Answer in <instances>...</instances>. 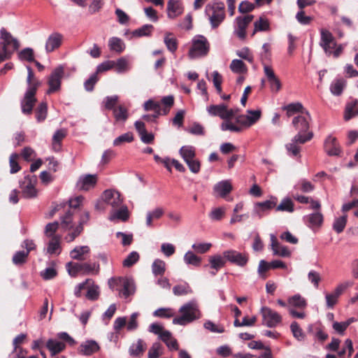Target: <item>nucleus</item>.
Listing matches in <instances>:
<instances>
[{"instance_id": "1", "label": "nucleus", "mask_w": 358, "mask_h": 358, "mask_svg": "<svg viewBox=\"0 0 358 358\" xmlns=\"http://www.w3.org/2000/svg\"><path fill=\"white\" fill-rule=\"evenodd\" d=\"M310 115L305 110L303 115H299L292 120V124L297 134L292 138L291 142L285 145L287 154L289 156H300L301 148L300 145L305 144L313 138V133L309 131Z\"/></svg>"}, {"instance_id": "2", "label": "nucleus", "mask_w": 358, "mask_h": 358, "mask_svg": "<svg viewBox=\"0 0 358 358\" xmlns=\"http://www.w3.org/2000/svg\"><path fill=\"white\" fill-rule=\"evenodd\" d=\"M27 69L28 73L27 78V87L20 101V104L22 113L31 115L33 108L37 101L36 94L41 85V83L35 77L33 70L29 66H27Z\"/></svg>"}, {"instance_id": "3", "label": "nucleus", "mask_w": 358, "mask_h": 358, "mask_svg": "<svg viewBox=\"0 0 358 358\" xmlns=\"http://www.w3.org/2000/svg\"><path fill=\"white\" fill-rule=\"evenodd\" d=\"M205 13L208 18L212 29L217 28L226 17L224 3L213 2L207 4Z\"/></svg>"}, {"instance_id": "4", "label": "nucleus", "mask_w": 358, "mask_h": 358, "mask_svg": "<svg viewBox=\"0 0 358 358\" xmlns=\"http://www.w3.org/2000/svg\"><path fill=\"white\" fill-rule=\"evenodd\" d=\"M320 45L323 48L324 52L328 56L333 55L334 58H338L343 52V47L342 45L337 46L336 42L332 34L327 29L320 30Z\"/></svg>"}, {"instance_id": "5", "label": "nucleus", "mask_w": 358, "mask_h": 358, "mask_svg": "<svg viewBox=\"0 0 358 358\" xmlns=\"http://www.w3.org/2000/svg\"><path fill=\"white\" fill-rule=\"evenodd\" d=\"M179 313L181 315L173 320L174 324L185 325L200 317L198 306L194 301L188 302L181 306Z\"/></svg>"}, {"instance_id": "6", "label": "nucleus", "mask_w": 358, "mask_h": 358, "mask_svg": "<svg viewBox=\"0 0 358 358\" xmlns=\"http://www.w3.org/2000/svg\"><path fill=\"white\" fill-rule=\"evenodd\" d=\"M66 266L69 275L73 277L80 272L84 274H97L99 271V264L98 263L69 262Z\"/></svg>"}, {"instance_id": "7", "label": "nucleus", "mask_w": 358, "mask_h": 358, "mask_svg": "<svg viewBox=\"0 0 358 358\" xmlns=\"http://www.w3.org/2000/svg\"><path fill=\"white\" fill-rule=\"evenodd\" d=\"M210 49V45L206 37L197 36L192 40V45L189 50V57L191 59L206 56Z\"/></svg>"}, {"instance_id": "8", "label": "nucleus", "mask_w": 358, "mask_h": 358, "mask_svg": "<svg viewBox=\"0 0 358 358\" xmlns=\"http://www.w3.org/2000/svg\"><path fill=\"white\" fill-rule=\"evenodd\" d=\"M64 75V69L62 66H57L52 71L48 79L49 88L46 92L47 94H51L60 90Z\"/></svg>"}, {"instance_id": "9", "label": "nucleus", "mask_w": 358, "mask_h": 358, "mask_svg": "<svg viewBox=\"0 0 358 358\" xmlns=\"http://www.w3.org/2000/svg\"><path fill=\"white\" fill-rule=\"evenodd\" d=\"M260 313L262 316V324L267 327L274 328L282 322V316L268 307L263 306Z\"/></svg>"}, {"instance_id": "10", "label": "nucleus", "mask_w": 358, "mask_h": 358, "mask_svg": "<svg viewBox=\"0 0 358 358\" xmlns=\"http://www.w3.org/2000/svg\"><path fill=\"white\" fill-rule=\"evenodd\" d=\"M206 110L210 116H217L224 120L231 119L236 112L234 109H229L227 106L224 103L210 105L207 107Z\"/></svg>"}, {"instance_id": "11", "label": "nucleus", "mask_w": 358, "mask_h": 358, "mask_svg": "<svg viewBox=\"0 0 358 358\" xmlns=\"http://www.w3.org/2000/svg\"><path fill=\"white\" fill-rule=\"evenodd\" d=\"M36 177L35 176H26L23 180L20 182L22 196L26 199L34 198L37 196V190L35 187Z\"/></svg>"}, {"instance_id": "12", "label": "nucleus", "mask_w": 358, "mask_h": 358, "mask_svg": "<svg viewBox=\"0 0 358 358\" xmlns=\"http://www.w3.org/2000/svg\"><path fill=\"white\" fill-rule=\"evenodd\" d=\"M0 48L4 50H17L20 48L18 40L14 38L5 28L0 30Z\"/></svg>"}, {"instance_id": "13", "label": "nucleus", "mask_w": 358, "mask_h": 358, "mask_svg": "<svg viewBox=\"0 0 358 358\" xmlns=\"http://www.w3.org/2000/svg\"><path fill=\"white\" fill-rule=\"evenodd\" d=\"M224 257L231 263L238 266H244L248 262V257L245 253L239 252L236 250H229L223 252Z\"/></svg>"}, {"instance_id": "14", "label": "nucleus", "mask_w": 358, "mask_h": 358, "mask_svg": "<svg viewBox=\"0 0 358 358\" xmlns=\"http://www.w3.org/2000/svg\"><path fill=\"white\" fill-rule=\"evenodd\" d=\"M324 150L329 156H339L341 149L336 137L329 135L324 142Z\"/></svg>"}, {"instance_id": "15", "label": "nucleus", "mask_w": 358, "mask_h": 358, "mask_svg": "<svg viewBox=\"0 0 358 358\" xmlns=\"http://www.w3.org/2000/svg\"><path fill=\"white\" fill-rule=\"evenodd\" d=\"M103 201L113 208H119L122 204V199L120 193L117 191L107 189L103 194Z\"/></svg>"}, {"instance_id": "16", "label": "nucleus", "mask_w": 358, "mask_h": 358, "mask_svg": "<svg viewBox=\"0 0 358 358\" xmlns=\"http://www.w3.org/2000/svg\"><path fill=\"white\" fill-rule=\"evenodd\" d=\"M100 349L99 345L94 340H87L82 343L78 348L79 354L85 356H90L97 352Z\"/></svg>"}, {"instance_id": "17", "label": "nucleus", "mask_w": 358, "mask_h": 358, "mask_svg": "<svg viewBox=\"0 0 358 358\" xmlns=\"http://www.w3.org/2000/svg\"><path fill=\"white\" fill-rule=\"evenodd\" d=\"M161 103L163 105L162 110H155L154 113L152 114L154 121L160 115H166L169 113L171 108L174 104V97L173 95L164 96L161 100Z\"/></svg>"}, {"instance_id": "18", "label": "nucleus", "mask_w": 358, "mask_h": 358, "mask_svg": "<svg viewBox=\"0 0 358 358\" xmlns=\"http://www.w3.org/2000/svg\"><path fill=\"white\" fill-rule=\"evenodd\" d=\"M63 36L58 33L54 32L51 34L45 43V50L47 52H51L59 48L62 45Z\"/></svg>"}, {"instance_id": "19", "label": "nucleus", "mask_w": 358, "mask_h": 358, "mask_svg": "<svg viewBox=\"0 0 358 358\" xmlns=\"http://www.w3.org/2000/svg\"><path fill=\"white\" fill-rule=\"evenodd\" d=\"M271 247L274 255L287 257L291 255L290 251L286 246L281 245L273 234H271Z\"/></svg>"}, {"instance_id": "20", "label": "nucleus", "mask_w": 358, "mask_h": 358, "mask_svg": "<svg viewBox=\"0 0 358 358\" xmlns=\"http://www.w3.org/2000/svg\"><path fill=\"white\" fill-rule=\"evenodd\" d=\"M226 263V259L220 255H213L209 257V264L204 267L210 266L213 271H210L212 275H216L217 272L222 268Z\"/></svg>"}, {"instance_id": "21", "label": "nucleus", "mask_w": 358, "mask_h": 358, "mask_svg": "<svg viewBox=\"0 0 358 358\" xmlns=\"http://www.w3.org/2000/svg\"><path fill=\"white\" fill-rule=\"evenodd\" d=\"M183 7L180 0H169L167 3V15L169 18H175L182 14Z\"/></svg>"}, {"instance_id": "22", "label": "nucleus", "mask_w": 358, "mask_h": 358, "mask_svg": "<svg viewBox=\"0 0 358 358\" xmlns=\"http://www.w3.org/2000/svg\"><path fill=\"white\" fill-rule=\"evenodd\" d=\"M232 190V185L229 180H222L215 185L213 191L215 194L220 197H225Z\"/></svg>"}, {"instance_id": "23", "label": "nucleus", "mask_w": 358, "mask_h": 358, "mask_svg": "<svg viewBox=\"0 0 358 358\" xmlns=\"http://www.w3.org/2000/svg\"><path fill=\"white\" fill-rule=\"evenodd\" d=\"M96 183V175L88 174L83 177H80L77 182V187L80 189L89 190L94 187Z\"/></svg>"}, {"instance_id": "24", "label": "nucleus", "mask_w": 358, "mask_h": 358, "mask_svg": "<svg viewBox=\"0 0 358 358\" xmlns=\"http://www.w3.org/2000/svg\"><path fill=\"white\" fill-rule=\"evenodd\" d=\"M46 348L50 352L51 356H55L62 352L65 349L66 345L60 341L50 338L46 343Z\"/></svg>"}, {"instance_id": "25", "label": "nucleus", "mask_w": 358, "mask_h": 358, "mask_svg": "<svg viewBox=\"0 0 358 358\" xmlns=\"http://www.w3.org/2000/svg\"><path fill=\"white\" fill-rule=\"evenodd\" d=\"M60 240L61 236L59 235H57L55 236H52V238L50 240L48 248H47V252L50 255H59L62 250L61 246H60Z\"/></svg>"}, {"instance_id": "26", "label": "nucleus", "mask_w": 358, "mask_h": 358, "mask_svg": "<svg viewBox=\"0 0 358 358\" xmlns=\"http://www.w3.org/2000/svg\"><path fill=\"white\" fill-rule=\"evenodd\" d=\"M282 109L286 111V114L288 117L294 115L296 113H301L300 115H303L305 113V110H306L304 109L303 105L299 102L292 103L284 106Z\"/></svg>"}, {"instance_id": "27", "label": "nucleus", "mask_w": 358, "mask_h": 358, "mask_svg": "<svg viewBox=\"0 0 358 358\" xmlns=\"http://www.w3.org/2000/svg\"><path fill=\"white\" fill-rule=\"evenodd\" d=\"M164 213V210L162 208L157 207L152 210L148 211L146 213V226L148 227H152V221L154 220L160 219Z\"/></svg>"}, {"instance_id": "28", "label": "nucleus", "mask_w": 358, "mask_h": 358, "mask_svg": "<svg viewBox=\"0 0 358 358\" xmlns=\"http://www.w3.org/2000/svg\"><path fill=\"white\" fill-rule=\"evenodd\" d=\"M85 289H87L85 297L88 300L96 301L99 299L100 295V289L99 287L94 283L93 280H92V283H87Z\"/></svg>"}, {"instance_id": "29", "label": "nucleus", "mask_w": 358, "mask_h": 358, "mask_svg": "<svg viewBox=\"0 0 358 358\" xmlns=\"http://www.w3.org/2000/svg\"><path fill=\"white\" fill-rule=\"evenodd\" d=\"M67 131L65 129L57 130L52 136V148L55 151H59L61 148V142L66 136Z\"/></svg>"}, {"instance_id": "30", "label": "nucleus", "mask_w": 358, "mask_h": 358, "mask_svg": "<svg viewBox=\"0 0 358 358\" xmlns=\"http://www.w3.org/2000/svg\"><path fill=\"white\" fill-rule=\"evenodd\" d=\"M276 198H274V200H266L263 202H257L255 206V212L261 217L262 215L260 214V211L271 210L276 206Z\"/></svg>"}, {"instance_id": "31", "label": "nucleus", "mask_w": 358, "mask_h": 358, "mask_svg": "<svg viewBox=\"0 0 358 358\" xmlns=\"http://www.w3.org/2000/svg\"><path fill=\"white\" fill-rule=\"evenodd\" d=\"M306 220L309 227H319L323 222V215L320 212L317 211L308 215Z\"/></svg>"}, {"instance_id": "32", "label": "nucleus", "mask_w": 358, "mask_h": 358, "mask_svg": "<svg viewBox=\"0 0 358 358\" xmlns=\"http://www.w3.org/2000/svg\"><path fill=\"white\" fill-rule=\"evenodd\" d=\"M122 286L123 289L121 292L124 298H127L134 294L136 287L133 280L129 278L123 279Z\"/></svg>"}, {"instance_id": "33", "label": "nucleus", "mask_w": 358, "mask_h": 358, "mask_svg": "<svg viewBox=\"0 0 358 358\" xmlns=\"http://www.w3.org/2000/svg\"><path fill=\"white\" fill-rule=\"evenodd\" d=\"M108 46L111 51L121 53L125 49V45L123 41L117 37H112L108 41Z\"/></svg>"}, {"instance_id": "34", "label": "nucleus", "mask_w": 358, "mask_h": 358, "mask_svg": "<svg viewBox=\"0 0 358 358\" xmlns=\"http://www.w3.org/2000/svg\"><path fill=\"white\" fill-rule=\"evenodd\" d=\"M161 340L165 343L166 346L171 350H178V344L175 338H172L171 333L169 331H165L160 337Z\"/></svg>"}, {"instance_id": "35", "label": "nucleus", "mask_w": 358, "mask_h": 358, "mask_svg": "<svg viewBox=\"0 0 358 358\" xmlns=\"http://www.w3.org/2000/svg\"><path fill=\"white\" fill-rule=\"evenodd\" d=\"M113 112L116 122H124L129 117L128 110L124 106H118Z\"/></svg>"}, {"instance_id": "36", "label": "nucleus", "mask_w": 358, "mask_h": 358, "mask_svg": "<svg viewBox=\"0 0 358 358\" xmlns=\"http://www.w3.org/2000/svg\"><path fill=\"white\" fill-rule=\"evenodd\" d=\"M288 303L293 307L303 310L307 306L306 300L300 294H295L288 299Z\"/></svg>"}, {"instance_id": "37", "label": "nucleus", "mask_w": 358, "mask_h": 358, "mask_svg": "<svg viewBox=\"0 0 358 358\" xmlns=\"http://www.w3.org/2000/svg\"><path fill=\"white\" fill-rule=\"evenodd\" d=\"M145 350V343L143 340L138 339L136 343H133L129 349V355L132 357H138L143 354Z\"/></svg>"}, {"instance_id": "38", "label": "nucleus", "mask_w": 358, "mask_h": 358, "mask_svg": "<svg viewBox=\"0 0 358 358\" xmlns=\"http://www.w3.org/2000/svg\"><path fill=\"white\" fill-rule=\"evenodd\" d=\"M90 248L87 245L77 246L70 252L71 257L76 260H84L83 255L90 252Z\"/></svg>"}, {"instance_id": "39", "label": "nucleus", "mask_w": 358, "mask_h": 358, "mask_svg": "<svg viewBox=\"0 0 358 358\" xmlns=\"http://www.w3.org/2000/svg\"><path fill=\"white\" fill-rule=\"evenodd\" d=\"M275 210L276 211L293 213L294 210V202L290 198L286 197L276 206Z\"/></svg>"}, {"instance_id": "40", "label": "nucleus", "mask_w": 358, "mask_h": 358, "mask_svg": "<svg viewBox=\"0 0 358 358\" xmlns=\"http://www.w3.org/2000/svg\"><path fill=\"white\" fill-rule=\"evenodd\" d=\"M184 262L188 265H192L198 267L201 265L202 259L201 257L196 255L193 252L188 251L184 255Z\"/></svg>"}, {"instance_id": "41", "label": "nucleus", "mask_w": 358, "mask_h": 358, "mask_svg": "<svg viewBox=\"0 0 358 358\" xmlns=\"http://www.w3.org/2000/svg\"><path fill=\"white\" fill-rule=\"evenodd\" d=\"M254 26L255 29L252 36H253L256 31H268L270 29L269 22L268 19L264 17H260L258 20L255 21Z\"/></svg>"}, {"instance_id": "42", "label": "nucleus", "mask_w": 358, "mask_h": 358, "mask_svg": "<svg viewBox=\"0 0 358 358\" xmlns=\"http://www.w3.org/2000/svg\"><path fill=\"white\" fill-rule=\"evenodd\" d=\"M294 189L303 193H309L315 189V185L306 179H301L295 185Z\"/></svg>"}, {"instance_id": "43", "label": "nucleus", "mask_w": 358, "mask_h": 358, "mask_svg": "<svg viewBox=\"0 0 358 358\" xmlns=\"http://www.w3.org/2000/svg\"><path fill=\"white\" fill-rule=\"evenodd\" d=\"M180 155L185 162L195 157V148L191 145H185L180 149Z\"/></svg>"}, {"instance_id": "44", "label": "nucleus", "mask_w": 358, "mask_h": 358, "mask_svg": "<svg viewBox=\"0 0 358 358\" xmlns=\"http://www.w3.org/2000/svg\"><path fill=\"white\" fill-rule=\"evenodd\" d=\"M166 270L165 262L159 259H155L152 264V271L156 276L163 275Z\"/></svg>"}, {"instance_id": "45", "label": "nucleus", "mask_w": 358, "mask_h": 358, "mask_svg": "<svg viewBox=\"0 0 358 358\" xmlns=\"http://www.w3.org/2000/svg\"><path fill=\"white\" fill-rule=\"evenodd\" d=\"M345 86V81L343 79H338L331 84L330 91L334 95L339 96L342 94Z\"/></svg>"}, {"instance_id": "46", "label": "nucleus", "mask_w": 358, "mask_h": 358, "mask_svg": "<svg viewBox=\"0 0 358 358\" xmlns=\"http://www.w3.org/2000/svg\"><path fill=\"white\" fill-rule=\"evenodd\" d=\"M230 69L236 73H245L248 69L244 62L241 59H234L230 64Z\"/></svg>"}, {"instance_id": "47", "label": "nucleus", "mask_w": 358, "mask_h": 358, "mask_svg": "<svg viewBox=\"0 0 358 358\" xmlns=\"http://www.w3.org/2000/svg\"><path fill=\"white\" fill-rule=\"evenodd\" d=\"M154 27L152 24H145L141 27L135 29L131 34L134 37H142L150 36Z\"/></svg>"}, {"instance_id": "48", "label": "nucleus", "mask_w": 358, "mask_h": 358, "mask_svg": "<svg viewBox=\"0 0 358 358\" xmlns=\"http://www.w3.org/2000/svg\"><path fill=\"white\" fill-rule=\"evenodd\" d=\"M48 113V106L46 102H41L36 109V118L38 122L45 120Z\"/></svg>"}, {"instance_id": "49", "label": "nucleus", "mask_w": 358, "mask_h": 358, "mask_svg": "<svg viewBox=\"0 0 358 358\" xmlns=\"http://www.w3.org/2000/svg\"><path fill=\"white\" fill-rule=\"evenodd\" d=\"M119 219L122 221H127L129 218L128 208L125 206H121L120 209L116 210L111 216L110 220Z\"/></svg>"}, {"instance_id": "50", "label": "nucleus", "mask_w": 358, "mask_h": 358, "mask_svg": "<svg viewBox=\"0 0 358 358\" xmlns=\"http://www.w3.org/2000/svg\"><path fill=\"white\" fill-rule=\"evenodd\" d=\"M72 216L73 212L70 209H68L65 214L61 216V225L64 229H71L72 227Z\"/></svg>"}, {"instance_id": "51", "label": "nucleus", "mask_w": 358, "mask_h": 358, "mask_svg": "<svg viewBox=\"0 0 358 358\" xmlns=\"http://www.w3.org/2000/svg\"><path fill=\"white\" fill-rule=\"evenodd\" d=\"M134 141V136L131 132H127L120 135L113 141L114 146H120L125 143H131Z\"/></svg>"}, {"instance_id": "52", "label": "nucleus", "mask_w": 358, "mask_h": 358, "mask_svg": "<svg viewBox=\"0 0 358 358\" xmlns=\"http://www.w3.org/2000/svg\"><path fill=\"white\" fill-rule=\"evenodd\" d=\"M161 103L159 101L150 99L144 103L143 108L145 111L162 110L163 106H161Z\"/></svg>"}, {"instance_id": "53", "label": "nucleus", "mask_w": 358, "mask_h": 358, "mask_svg": "<svg viewBox=\"0 0 358 358\" xmlns=\"http://www.w3.org/2000/svg\"><path fill=\"white\" fill-rule=\"evenodd\" d=\"M28 256L27 252L24 250L16 252L13 257V263L17 266L22 265L27 262Z\"/></svg>"}, {"instance_id": "54", "label": "nucleus", "mask_w": 358, "mask_h": 358, "mask_svg": "<svg viewBox=\"0 0 358 358\" xmlns=\"http://www.w3.org/2000/svg\"><path fill=\"white\" fill-rule=\"evenodd\" d=\"M20 60H26L29 62H33L34 59V50L32 48H26L22 50L18 54Z\"/></svg>"}, {"instance_id": "55", "label": "nucleus", "mask_w": 358, "mask_h": 358, "mask_svg": "<svg viewBox=\"0 0 358 358\" xmlns=\"http://www.w3.org/2000/svg\"><path fill=\"white\" fill-rule=\"evenodd\" d=\"M347 223V215H343L340 217H338L335 220L334 224H333V229L335 231H336L338 234L341 233Z\"/></svg>"}, {"instance_id": "56", "label": "nucleus", "mask_w": 358, "mask_h": 358, "mask_svg": "<svg viewBox=\"0 0 358 358\" xmlns=\"http://www.w3.org/2000/svg\"><path fill=\"white\" fill-rule=\"evenodd\" d=\"M171 34H167L164 41L167 49L171 52H175L178 48V43L176 38L171 37Z\"/></svg>"}, {"instance_id": "57", "label": "nucleus", "mask_w": 358, "mask_h": 358, "mask_svg": "<svg viewBox=\"0 0 358 358\" xmlns=\"http://www.w3.org/2000/svg\"><path fill=\"white\" fill-rule=\"evenodd\" d=\"M290 329L295 338L298 341H303L304 339L305 334L296 322H293L291 324Z\"/></svg>"}, {"instance_id": "58", "label": "nucleus", "mask_w": 358, "mask_h": 358, "mask_svg": "<svg viewBox=\"0 0 358 358\" xmlns=\"http://www.w3.org/2000/svg\"><path fill=\"white\" fill-rule=\"evenodd\" d=\"M247 115H245L246 118L248 120L249 124L250 126L255 124L262 116V111L260 110H248L247 111Z\"/></svg>"}, {"instance_id": "59", "label": "nucleus", "mask_w": 358, "mask_h": 358, "mask_svg": "<svg viewBox=\"0 0 358 358\" xmlns=\"http://www.w3.org/2000/svg\"><path fill=\"white\" fill-rule=\"evenodd\" d=\"M226 209L224 207L215 208L209 213V217L213 221H219L222 219Z\"/></svg>"}, {"instance_id": "60", "label": "nucleus", "mask_w": 358, "mask_h": 358, "mask_svg": "<svg viewBox=\"0 0 358 358\" xmlns=\"http://www.w3.org/2000/svg\"><path fill=\"white\" fill-rule=\"evenodd\" d=\"M153 315L162 318H170L174 315V313L171 308H160L153 313Z\"/></svg>"}, {"instance_id": "61", "label": "nucleus", "mask_w": 358, "mask_h": 358, "mask_svg": "<svg viewBox=\"0 0 358 358\" xmlns=\"http://www.w3.org/2000/svg\"><path fill=\"white\" fill-rule=\"evenodd\" d=\"M253 17L254 16L252 15L237 17L236 20L237 22L238 28L246 29L248 25L252 21Z\"/></svg>"}, {"instance_id": "62", "label": "nucleus", "mask_w": 358, "mask_h": 358, "mask_svg": "<svg viewBox=\"0 0 358 358\" xmlns=\"http://www.w3.org/2000/svg\"><path fill=\"white\" fill-rule=\"evenodd\" d=\"M139 257V255L137 252H131L123 261L122 264L124 267H130L138 261Z\"/></svg>"}, {"instance_id": "63", "label": "nucleus", "mask_w": 358, "mask_h": 358, "mask_svg": "<svg viewBox=\"0 0 358 358\" xmlns=\"http://www.w3.org/2000/svg\"><path fill=\"white\" fill-rule=\"evenodd\" d=\"M192 292L189 285L185 283L184 285H178L173 287V292L176 296L185 295Z\"/></svg>"}, {"instance_id": "64", "label": "nucleus", "mask_w": 358, "mask_h": 358, "mask_svg": "<svg viewBox=\"0 0 358 358\" xmlns=\"http://www.w3.org/2000/svg\"><path fill=\"white\" fill-rule=\"evenodd\" d=\"M99 77L97 73H94L84 83V87L86 91L92 92L94 90L95 84L98 82Z\"/></svg>"}]
</instances>
